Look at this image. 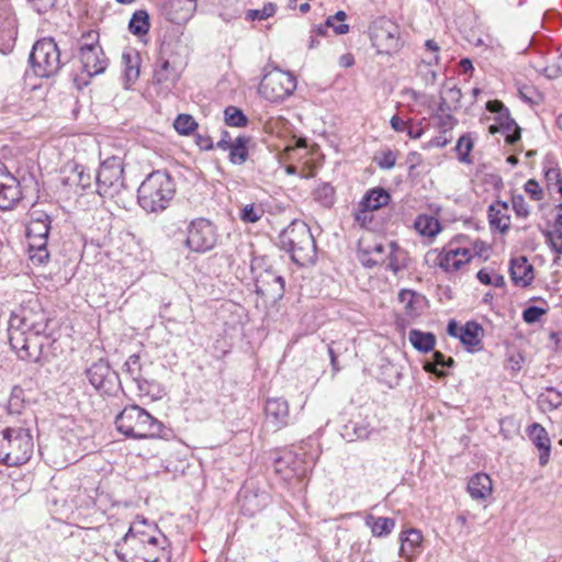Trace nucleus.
I'll return each instance as SVG.
<instances>
[{"mask_svg": "<svg viewBox=\"0 0 562 562\" xmlns=\"http://www.w3.org/2000/svg\"><path fill=\"white\" fill-rule=\"evenodd\" d=\"M66 63L67 59L63 58L54 38L44 37L33 45L30 64L37 77L49 78L55 76Z\"/></svg>", "mask_w": 562, "mask_h": 562, "instance_id": "9", "label": "nucleus"}, {"mask_svg": "<svg viewBox=\"0 0 562 562\" xmlns=\"http://www.w3.org/2000/svg\"><path fill=\"white\" fill-rule=\"evenodd\" d=\"M468 491L472 498L484 499L492 493V480L485 473L473 475L468 483Z\"/></svg>", "mask_w": 562, "mask_h": 562, "instance_id": "29", "label": "nucleus"}, {"mask_svg": "<svg viewBox=\"0 0 562 562\" xmlns=\"http://www.w3.org/2000/svg\"><path fill=\"white\" fill-rule=\"evenodd\" d=\"M451 142V138L446 136V133L442 132V134L431 138L426 145L425 148H432V147H445Z\"/></svg>", "mask_w": 562, "mask_h": 562, "instance_id": "62", "label": "nucleus"}, {"mask_svg": "<svg viewBox=\"0 0 562 562\" xmlns=\"http://www.w3.org/2000/svg\"><path fill=\"white\" fill-rule=\"evenodd\" d=\"M176 194L173 179L166 171L156 170L149 173L137 190L138 205L147 213H161Z\"/></svg>", "mask_w": 562, "mask_h": 562, "instance_id": "4", "label": "nucleus"}, {"mask_svg": "<svg viewBox=\"0 0 562 562\" xmlns=\"http://www.w3.org/2000/svg\"><path fill=\"white\" fill-rule=\"evenodd\" d=\"M547 313V311L542 307H539V306H528L524 312H522V319L527 323V324H533L536 322H538L542 315H544Z\"/></svg>", "mask_w": 562, "mask_h": 562, "instance_id": "55", "label": "nucleus"}, {"mask_svg": "<svg viewBox=\"0 0 562 562\" xmlns=\"http://www.w3.org/2000/svg\"><path fill=\"white\" fill-rule=\"evenodd\" d=\"M116 429L133 439L162 437L164 425L138 405L126 406L115 418Z\"/></svg>", "mask_w": 562, "mask_h": 562, "instance_id": "6", "label": "nucleus"}, {"mask_svg": "<svg viewBox=\"0 0 562 562\" xmlns=\"http://www.w3.org/2000/svg\"><path fill=\"white\" fill-rule=\"evenodd\" d=\"M296 89V78L289 71L273 69L267 72L258 88L262 98L270 102H281Z\"/></svg>", "mask_w": 562, "mask_h": 562, "instance_id": "12", "label": "nucleus"}, {"mask_svg": "<svg viewBox=\"0 0 562 562\" xmlns=\"http://www.w3.org/2000/svg\"><path fill=\"white\" fill-rule=\"evenodd\" d=\"M423 63L432 66L440 63V46L434 40H427L425 42V54L423 56Z\"/></svg>", "mask_w": 562, "mask_h": 562, "instance_id": "47", "label": "nucleus"}, {"mask_svg": "<svg viewBox=\"0 0 562 562\" xmlns=\"http://www.w3.org/2000/svg\"><path fill=\"white\" fill-rule=\"evenodd\" d=\"M546 239L553 251L562 254V228L555 227L553 231H549L546 234Z\"/></svg>", "mask_w": 562, "mask_h": 562, "instance_id": "52", "label": "nucleus"}, {"mask_svg": "<svg viewBox=\"0 0 562 562\" xmlns=\"http://www.w3.org/2000/svg\"><path fill=\"white\" fill-rule=\"evenodd\" d=\"M509 271L513 282L518 286L529 285L535 278L532 265L522 256L510 260Z\"/></svg>", "mask_w": 562, "mask_h": 562, "instance_id": "27", "label": "nucleus"}, {"mask_svg": "<svg viewBox=\"0 0 562 562\" xmlns=\"http://www.w3.org/2000/svg\"><path fill=\"white\" fill-rule=\"evenodd\" d=\"M409 342L420 352H428L434 349L436 337L431 333L412 329L408 334Z\"/></svg>", "mask_w": 562, "mask_h": 562, "instance_id": "35", "label": "nucleus"}, {"mask_svg": "<svg viewBox=\"0 0 562 562\" xmlns=\"http://www.w3.org/2000/svg\"><path fill=\"white\" fill-rule=\"evenodd\" d=\"M529 436L538 449L551 447L547 430L540 424H532L529 428Z\"/></svg>", "mask_w": 562, "mask_h": 562, "instance_id": "45", "label": "nucleus"}, {"mask_svg": "<svg viewBox=\"0 0 562 562\" xmlns=\"http://www.w3.org/2000/svg\"><path fill=\"white\" fill-rule=\"evenodd\" d=\"M95 497H90V503H86L85 506H94L98 510L105 513L109 507L110 498L109 495L98 491H94Z\"/></svg>", "mask_w": 562, "mask_h": 562, "instance_id": "54", "label": "nucleus"}, {"mask_svg": "<svg viewBox=\"0 0 562 562\" xmlns=\"http://www.w3.org/2000/svg\"><path fill=\"white\" fill-rule=\"evenodd\" d=\"M432 358H434V364L427 363L425 366V369L428 372L438 373L435 367L450 368L454 363V360L452 358H450V357L446 358V356L443 353H441L440 351H435Z\"/></svg>", "mask_w": 562, "mask_h": 562, "instance_id": "51", "label": "nucleus"}, {"mask_svg": "<svg viewBox=\"0 0 562 562\" xmlns=\"http://www.w3.org/2000/svg\"><path fill=\"white\" fill-rule=\"evenodd\" d=\"M423 533L420 530L411 528L400 533V555L407 560L413 561L423 551Z\"/></svg>", "mask_w": 562, "mask_h": 562, "instance_id": "24", "label": "nucleus"}, {"mask_svg": "<svg viewBox=\"0 0 562 562\" xmlns=\"http://www.w3.org/2000/svg\"><path fill=\"white\" fill-rule=\"evenodd\" d=\"M393 248V243L387 244V246L375 243L372 246L362 247L359 251V259L364 267L372 268L385 263L393 272H397L398 267L392 257Z\"/></svg>", "mask_w": 562, "mask_h": 562, "instance_id": "17", "label": "nucleus"}, {"mask_svg": "<svg viewBox=\"0 0 562 562\" xmlns=\"http://www.w3.org/2000/svg\"><path fill=\"white\" fill-rule=\"evenodd\" d=\"M180 78L179 69L162 56L154 71L153 83L159 94H168L176 87Z\"/></svg>", "mask_w": 562, "mask_h": 562, "instance_id": "20", "label": "nucleus"}, {"mask_svg": "<svg viewBox=\"0 0 562 562\" xmlns=\"http://www.w3.org/2000/svg\"><path fill=\"white\" fill-rule=\"evenodd\" d=\"M364 522L371 533L376 538L389 536L395 528V519L390 517H376L369 514L366 516Z\"/></svg>", "mask_w": 562, "mask_h": 562, "instance_id": "30", "label": "nucleus"}, {"mask_svg": "<svg viewBox=\"0 0 562 562\" xmlns=\"http://www.w3.org/2000/svg\"><path fill=\"white\" fill-rule=\"evenodd\" d=\"M250 138L247 136H237L227 150L229 151V161L233 165H243L248 159V143Z\"/></svg>", "mask_w": 562, "mask_h": 562, "instance_id": "34", "label": "nucleus"}, {"mask_svg": "<svg viewBox=\"0 0 562 562\" xmlns=\"http://www.w3.org/2000/svg\"><path fill=\"white\" fill-rule=\"evenodd\" d=\"M123 172L122 161L117 157L101 162L95 175L98 194L109 199L117 198L125 190Z\"/></svg>", "mask_w": 562, "mask_h": 562, "instance_id": "10", "label": "nucleus"}, {"mask_svg": "<svg viewBox=\"0 0 562 562\" xmlns=\"http://www.w3.org/2000/svg\"><path fill=\"white\" fill-rule=\"evenodd\" d=\"M139 525L130 527L122 538L126 550L116 543L115 555L122 562H169L171 552L168 538L158 529L151 531H139Z\"/></svg>", "mask_w": 562, "mask_h": 562, "instance_id": "2", "label": "nucleus"}, {"mask_svg": "<svg viewBox=\"0 0 562 562\" xmlns=\"http://www.w3.org/2000/svg\"><path fill=\"white\" fill-rule=\"evenodd\" d=\"M400 302L404 305L405 313L409 317L419 315L423 297L412 290H402L398 294Z\"/></svg>", "mask_w": 562, "mask_h": 562, "instance_id": "36", "label": "nucleus"}, {"mask_svg": "<svg viewBox=\"0 0 562 562\" xmlns=\"http://www.w3.org/2000/svg\"><path fill=\"white\" fill-rule=\"evenodd\" d=\"M124 76L127 82H134L139 76L138 55L123 54Z\"/></svg>", "mask_w": 562, "mask_h": 562, "instance_id": "43", "label": "nucleus"}, {"mask_svg": "<svg viewBox=\"0 0 562 562\" xmlns=\"http://www.w3.org/2000/svg\"><path fill=\"white\" fill-rule=\"evenodd\" d=\"M149 15L145 10H137L133 13L130 23L128 31L136 36L146 35L149 31Z\"/></svg>", "mask_w": 562, "mask_h": 562, "instance_id": "37", "label": "nucleus"}, {"mask_svg": "<svg viewBox=\"0 0 562 562\" xmlns=\"http://www.w3.org/2000/svg\"><path fill=\"white\" fill-rule=\"evenodd\" d=\"M435 119L437 120L439 127L445 133L452 130L457 123V120L452 116L451 113L435 114Z\"/></svg>", "mask_w": 562, "mask_h": 562, "instance_id": "57", "label": "nucleus"}, {"mask_svg": "<svg viewBox=\"0 0 562 562\" xmlns=\"http://www.w3.org/2000/svg\"><path fill=\"white\" fill-rule=\"evenodd\" d=\"M16 34V20L10 0H0V45L11 46Z\"/></svg>", "mask_w": 562, "mask_h": 562, "instance_id": "23", "label": "nucleus"}, {"mask_svg": "<svg viewBox=\"0 0 562 562\" xmlns=\"http://www.w3.org/2000/svg\"><path fill=\"white\" fill-rule=\"evenodd\" d=\"M512 205L517 216L526 218L529 215V206L522 195H514Z\"/></svg>", "mask_w": 562, "mask_h": 562, "instance_id": "56", "label": "nucleus"}, {"mask_svg": "<svg viewBox=\"0 0 562 562\" xmlns=\"http://www.w3.org/2000/svg\"><path fill=\"white\" fill-rule=\"evenodd\" d=\"M396 162V156L393 151L387 150L382 154L380 157L378 165L382 169H391L395 166Z\"/></svg>", "mask_w": 562, "mask_h": 562, "instance_id": "59", "label": "nucleus"}, {"mask_svg": "<svg viewBox=\"0 0 562 562\" xmlns=\"http://www.w3.org/2000/svg\"><path fill=\"white\" fill-rule=\"evenodd\" d=\"M79 59L82 70L88 76H97L105 70L108 59L99 45V34L97 32L90 31L80 38Z\"/></svg>", "mask_w": 562, "mask_h": 562, "instance_id": "13", "label": "nucleus"}, {"mask_svg": "<svg viewBox=\"0 0 562 562\" xmlns=\"http://www.w3.org/2000/svg\"><path fill=\"white\" fill-rule=\"evenodd\" d=\"M265 209L261 204L250 203L240 209L239 218L244 223L254 224L262 218Z\"/></svg>", "mask_w": 562, "mask_h": 562, "instance_id": "41", "label": "nucleus"}, {"mask_svg": "<svg viewBox=\"0 0 562 562\" xmlns=\"http://www.w3.org/2000/svg\"><path fill=\"white\" fill-rule=\"evenodd\" d=\"M414 227L418 234L426 237H435L441 231V224L432 215L420 214L414 222Z\"/></svg>", "mask_w": 562, "mask_h": 562, "instance_id": "32", "label": "nucleus"}, {"mask_svg": "<svg viewBox=\"0 0 562 562\" xmlns=\"http://www.w3.org/2000/svg\"><path fill=\"white\" fill-rule=\"evenodd\" d=\"M483 328L475 322H468L462 326V333L460 341L467 346L470 351H473L476 347L481 346V333Z\"/></svg>", "mask_w": 562, "mask_h": 562, "instance_id": "33", "label": "nucleus"}, {"mask_svg": "<svg viewBox=\"0 0 562 562\" xmlns=\"http://www.w3.org/2000/svg\"><path fill=\"white\" fill-rule=\"evenodd\" d=\"M21 199L19 180L0 162V210H12Z\"/></svg>", "mask_w": 562, "mask_h": 562, "instance_id": "18", "label": "nucleus"}, {"mask_svg": "<svg viewBox=\"0 0 562 562\" xmlns=\"http://www.w3.org/2000/svg\"><path fill=\"white\" fill-rule=\"evenodd\" d=\"M507 212V202L496 201L495 203H493L488 207V220L491 226L497 228L501 232L507 231L510 225V218Z\"/></svg>", "mask_w": 562, "mask_h": 562, "instance_id": "28", "label": "nucleus"}, {"mask_svg": "<svg viewBox=\"0 0 562 562\" xmlns=\"http://www.w3.org/2000/svg\"><path fill=\"white\" fill-rule=\"evenodd\" d=\"M390 202V194L383 188L369 190L360 202V206L375 211L385 206Z\"/></svg>", "mask_w": 562, "mask_h": 562, "instance_id": "31", "label": "nucleus"}, {"mask_svg": "<svg viewBox=\"0 0 562 562\" xmlns=\"http://www.w3.org/2000/svg\"><path fill=\"white\" fill-rule=\"evenodd\" d=\"M173 127L179 134L189 135L198 127V123L189 114H179L173 122Z\"/></svg>", "mask_w": 562, "mask_h": 562, "instance_id": "48", "label": "nucleus"}, {"mask_svg": "<svg viewBox=\"0 0 562 562\" xmlns=\"http://www.w3.org/2000/svg\"><path fill=\"white\" fill-rule=\"evenodd\" d=\"M441 95H443L446 101L453 106V109L459 108V103L462 97L461 90L457 86L445 87L441 91Z\"/></svg>", "mask_w": 562, "mask_h": 562, "instance_id": "53", "label": "nucleus"}, {"mask_svg": "<svg viewBox=\"0 0 562 562\" xmlns=\"http://www.w3.org/2000/svg\"><path fill=\"white\" fill-rule=\"evenodd\" d=\"M195 144L202 150H211L214 147L212 138L207 135L198 134L195 137Z\"/></svg>", "mask_w": 562, "mask_h": 562, "instance_id": "63", "label": "nucleus"}, {"mask_svg": "<svg viewBox=\"0 0 562 562\" xmlns=\"http://www.w3.org/2000/svg\"><path fill=\"white\" fill-rule=\"evenodd\" d=\"M50 224L52 218L47 213L38 210L32 211L31 221L27 226V237L30 238V241H47Z\"/></svg>", "mask_w": 562, "mask_h": 562, "instance_id": "26", "label": "nucleus"}, {"mask_svg": "<svg viewBox=\"0 0 562 562\" xmlns=\"http://www.w3.org/2000/svg\"><path fill=\"white\" fill-rule=\"evenodd\" d=\"M314 199L323 206L329 207L335 201V190L328 183H323L314 190Z\"/></svg>", "mask_w": 562, "mask_h": 562, "instance_id": "46", "label": "nucleus"}, {"mask_svg": "<svg viewBox=\"0 0 562 562\" xmlns=\"http://www.w3.org/2000/svg\"><path fill=\"white\" fill-rule=\"evenodd\" d=\"M124 372L136 383L140 394L148 395L151 391V382L148 379L147 369L137 353L131 355L124 363Z\"/></svg>", "mask_w": 562, "mask_h": 562, "instance_id": "22", "label": "nucleus"}, {"mask_svg": "<svg viewBox=\"0 0 562 562\" xmlns=\"http://www.w3.org/2000/svg\"><path fill=\"white\" fill-rule=\"evenodd\" d=\"M370 41L380 55L396 54L404 44L400 26L387 19L376 20L372 24L370 27Z\"/></svg>", "mask_w": 562, "mask_h": 562, "instance_id": "11", "label": "nucleus"}, {"mask_svg": "<svg viewBox=\"0 0 562 562\" xmlns=\"http://www.w3.org/2000/svg\"><path fill=\"white\" fill-rule=\"evenodd\" d=\"M34 450L33 437L23 427H8L0 432V462L8 467L26 463Z\"/></svg>", "mask_w": 562, "mask_h": 562, "instance_id": "7", "label": "nucleus"}, {"mask_svg": "<svg viewBox=\"0 0 562 562\" xmlns=\"http://www.w3.org/2000/svg\"><path fill=\"white\" fill-rule=\"evenodd\" d=\"M321 456L319 445L312 439L301 442L295 450L284 449L273 459V470L284 481L305 476Z\"/></svg>", "mask_w": 562, "mask_h": 562, "instance_id": "3", "label": "nucleus"}, {"mask_svg": "<svg viewBox=\"0 0 562 562\" xmlns=\"http://www.w3.org/2000/svg\"><path fill=\"white\" fill-rule=\"evenodd\" d=\"M524 363V357L519 352H515L508 356L507 358V369L513 372H517L521 369Z\"/></svg>", "mask_w": 562, "mask_h": 562, "instance_id": "60", "label": "nucleus"}, {"mask_svg": "<svg viewBox=\"0 0 562 562\" xmlns=\"http://www.w3.org/2000/svg\"><path fill=\"white\" fill-rule=\"evenodd\" d=\"M49 323L44 311L23 310L11 316L9 341L21 360L38 363L46 357L44 348L49 344Z\"/></svg>", "mask_w": 562, "mask_h": 562, "instance_id": "1", "label": "nucleus"}, {"mask_svg": "<svg viewBox=\"0 0 562 562\" xmlns=\"http://www.w3.org/2000/svg\"><path fill=\"white\" fill-rule=\"evenodd\" d=\"M77 177H78V186L82 189L89 188L91 186L92 176L90 172H86L83 167H76Z\"/></svg>", "mask_w": 562, "mask_h": 562, "instance_id": "61", "label": "nucleus"}, {"mask_svg": "<svg viewBox=\"0 0 562 562\" xmlns=\"http://www.w3.org/2000/svg\"><path fill=\"white\" fill-rule=\"evenodd\" d=\"M486 109L496 114V124L490 126V132L502 133L508 144L516 143L520 138V128L510 117L508 109L498 100L488 101Z\"/></svg>", "mask_w": 562, "mask_h": 562, "instance_id": "16", "label": "nucleus"}, {"mask_svg": "<svg viewBox=\"0 0 562 562\" xmlns=\"http://www.w3.org/2000/svg\"><path fill=\"white\" fill-rule=\"evenodd\" d=\"M29 257L34 266H44L49 260V251L47 249V241L38 240L30 241Z\"/></svg>", "mask_w": 562, "mask_h": 562, "instance_id": "38", "label": "nucleus"}, {"mask_svg": "<svg viewBox=\"0 0 562 562\" xmlns=\"http://www.w3.org/2000/svg\"><path fill=\"white\" fill-rule=\"evenodd\" d=\"M544 178L550 190H557L562 195L561 170L558 166L546 168Z\"/></svg>", "mask_w": 562, "mask_h": 562, "instance_id": "49", "label": "nucleus"}, {"mask_svg": "<svg viewBox=\"0 0 562 562\" xmlns=\"http://www.w3.org/2000/svg\"><path fill=\"white\" fill-rule=\"evenodd\" d=\"M458 237H463L464 240L462 241V245L465 246L467 250L469 251L470 261L475 257L487 259L488 246L486 243L480 239L471 240L465 235H458Z\"/></svg>", "mask_w": 562, "mask_h": 562, "instance_id": "39", "label": "nucleus"}, {"mask_svg": "<svg viewBox=\"0 0 562 562\" xmlns=\"http://www.w3.org/2000/svg\"><path fill=\"white\" fill-rule=\"evenodd\" d=\"M279 244L299 266L313 263L316 259L315 239L308 225L302 221H293L284 228L279 235Z\"/></svg>", "mask_w": 562, "mask_h": 562, "instance_id": "5", "label": "nucleus"}, {"mask_svg": "<svg viewBox=\"0 0 562 562\" xmlns=\"http://www.w3.org/2000/svg\"><path fill=\"white\" fill-rule=\"evenodd\" d=\"M265 422L274 431L286 427L290 423V408L286 400L271 397L266 401Z\"/></svg>", "mask_w": 562, "mask_h": 562, "instance_id": "19", "label": "nucleus"}, {"mask_svg": "<svg viewBox=\"0 0 562 562\" xmlns=\"http://www.w3.org/2000/svg\"><path fill=\"white\" fill-rule=\"evenodd\" d=\"M371 428L367 423H349L345 426L344 436L349 440L353 441L356 439H368L371 435Z\"/></svg>", "mask_w": 562, "mask_h": 562, "instance_id": "40", "label": "nucleus"}, {"mask_svg": "<svg viewBox=\"0 0 562 562\" xmlns=\"http://www.w3.org/2000/svg\"><path fill=\"white\" fill-rule=\"evenodd\" d=\"M238 499L241 513L251 517L261 512L269 504L270 496L265 491L255 490L246 485L240 490Z\"/></svg>", "mask_w": 562, "mask_h": 562, "instance_id": "21", "label": "nucleus"}, {"mask_svg": "<svg viewBox=\"0 0 562 562\" xmlns=\"http://www.w3.org/2000/svg\"><path fill=\"white\" fill-rule=\"evenodd\" d=\"M525 190L535 201H540L543 198L542 189L536 180H528L525 184Z\"/></svg>", "mask_w": 562, "mask_h": 562, "instance_id": "58", "label": "nucleus"}, {"mask_svg": "<svg viewBox=\"0 0 562 562\" xmlns=\"http://www.w3.org/2000/svg\"><path fill=\"white\" fill-rule=\"evenodd\" d=\"M86 375L90 384L102 394L111 395L120 387L119 374L103 359L92 363L86 370Z\"/></svg>", "mask_w": 562, "mask_h": 562, "instance_id": "15", "label": "nucleus"}, {"mask_svg": "<svg viewBox=\"0 0 562 562\" xmlns=\"http://www.w3.org/2000/svg\"><path fill=\"white\" fill-rule=\"evenodd\" d=\"M463 237H453L440 249H431L426 254V262L439 268L447 274H454L465 270L470 263V255L462 245Z\"/></svg>", "mask_w": 562, "mask_h": 562, "instance_id": "8", "label": "nucleus"}, {"mask_svg": "<svg viewBox=\"0 0 562 562\" xmlns=\"http://www.w3.org/2000/svg\"><path fill=\"white\" fill-rule=\"evenodd\" d=\"M370 212L372 210L360 206V209L355 213V220L361 226H364L367 222L371 221Z\"/></svg>", "mask_w": 562, "mask_h": 562, "instance_id": "64", "label": "nucleus"}, {"mask_svg": "<svg viewBox=\"0 0 562 562\" xmlns=\"http://www.w3.org/2000/svg\"><path fill=\"white\" fill-rule=\"evenodd\" d=\"M218 234L214 224L203 217L193 220L188 226L186 246L194 252L212 250L217 243Z\"/></svg>", "mask_w": 562, "mask_h": 562, "instance_id": "14", "label": "nucleus"}, {"mask_svg": "<svg viewBox=\"0 0 562 562\" xmlns=\"http://www.w3.org/2000/svg\"><path fill=\"white\" fill-rule=\"evenodd\" d=\"M196 10L195 0H168L165 4L167 19L175 24L188 22Z\"/></svg>", "mask_w": 562, "mask_h": 562, "instance_id": "25", "label": "nucleus"}, {"mask_svg": "<svg viewBox=\"0 0 562 562\" xmlns=\"http://www.w3.org/2000/svg\"><path fill=\"white\" fill-rule=\"evenodd\" d=\"M277 7L276 4L269 2L263 5L262 9L257 10H249L247 12V19L255 21V20H266L270 16H272L276 13Z\"/></svg>", "mask_w": 562, "mask_h": 562, "instance_id": "50", "label": "nucleus"}, {"mask_svg": "<svg viewBox=\"0 0 562 562\" xmlns=\"http://www.w3.org/2000/svg\"><path fill=\"white\" fill-rule=\"evenodd\" d=\"M473 146V140L469 134H464L458 139L456 145V151L458 154V159L460 162L468 165L472 164L470 153L472 151Z\"/></svg>", "mask_w": 562, "mask_h": 562, "instance_id": "42", "label": "nucleus"}, {"mask_svg": "<svg viewBox=\"0 0 562 562\" xmlns=\"http://www.w3.org/2000/svg\"><path fill=\"white\" fill-rule=\"evenodd\" d=\"M225 123L234 127H244L248 123L247 116L236 106H227L224 111Z\"/></svg>", "mask_w": 562, "mask_h": 562, "instance_id": "44", "label": "nucleus"}]
</instances>
